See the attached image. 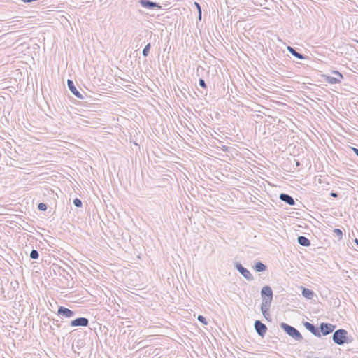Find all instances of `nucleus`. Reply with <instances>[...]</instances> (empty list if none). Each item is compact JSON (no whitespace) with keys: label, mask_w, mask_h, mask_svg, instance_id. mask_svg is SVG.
I'll use <instances>...</instances> for the list:
<instances>
[{"label":"nucleus","mask_w":358,"mask_h":358,"mask_svg":"<svg viewBox=\"0 0 358 358\" xmlns=\"http://www.w3.org/2000/svg\"><path fill=\"white\" fill-rule=\"evenodd\" d=\"M333 341L339 345L351 342V339L348 336V331L344 329H339L335 331L332 335Z\"/></svg>","instance_id":"nucleus-1"},{"label":"nucleus","mask_w":358,"mask_h":358,"mask_svg":"<svg viewBox=\"0 0 358 358\" xmlns=\"http://www.w3.org/2000/svg\"><path fill=\"white\" fill-rule=\"evenodd\" d=\"M280 326L286 334H287L289 336L293 338L295 341H301L303 340V336L301 334L295 327L285 322H281Z\"/></svg>","instance_id":"nucleus-2"},{"label":"nucleus","mask_w":358,"mask_h":358,"mask_svg":"<svg viewBox=\"0 0 358 358\" xmlns=\"http://www.w3.org/2000/svg\"><path fill=\"white\" fill-rule=\"evenodd\" d=\"M273 296V292L271 287L268 285L264 286L261 289V297L262 305H271Z\"/></svg>","instance_id":"nucleus-3"},{"label":"nucleus","mask_w":358,"mask_h":358,"mask_svg":"<svg viewBox=\"0 0 358 358\" xmlns=\"http://www.w3.org/2000/svg\"><path fill=\"white\" fill-rule=\"evenodd\" d=\"M232 103H240L244 104V99L245 98L243 96L241 91H227V94L224 96Z\"/></svg>","instance_id":"nucleus-4"},{"label":"nucleus","mask_w":358,"mask_h":358,"mask_svg":"<svg viewBox=\"0 0 358 358\" xmlns=\"http://www.w3.org/2000/svg\"><path fill=\"white\" fill-rule=\"evenodd\" d=\"M57 315L61 318H72L76 315V312L70 310L64 306H59L57 309Z\"/></svg>","instance_id":"nucleus-5"},{"label":"nucleus","mask_w":358,"mask_h":358,"mask_svg":"<svg viewBox=\"0 0 358 358\" xmlns=\"http://www.w3.org/2000/svg\"><path fill=\"white\" fill-rule=\"evenodd\" d=\"M235 268L247 280L252 281L254 280V278L249 270L243 266L241 263L236 262L235 264Z\"/></svg>","instance_id":"nucleus-6"},{"label":"nucleus","mask_w":358,"mask_h":358,"mask_svg":"<svg viewBox=\"0 0 358 358\" xmlns=\"http://www.w3.org/2000/svg\"><path fill=\"white\" fill-rule=\"evenodd\" d=\"M336 328V325L331 324L330 323L322 322L320 324L319 330L320 332V336H327L331 333H332Z\"/></svg>","instance_id":"nucleus-7"},{"label":"nucleus","mask_w":358,"mask_h":358,"mask_svg":"<svg viewBox=\"0 0 358 358\" xmlns=\"http://www.w3.org/2000/svg\"><path fill=\"white\" fill-rule=\"evenodd\" d=\"M254 327L257 334L264 337L267 331V327L262 323L260 320H256L254 324Z\"/></svg>","instance_id":"nucleus-8"},{"label":"nucleus","mask_w":358,"mask_h":358,"mask_svg":"<svg viewBox=\"0 0 358 358\" xmlns=\"http://www.w3.org/2000/svg\"><path fill=\"white\" fill-rule=\"evenodd\" d=\"M88 324L89 320L83 317L76 318L70 322L71 327H87Z\"/></svg>","instance_id":"nucleus-9"},{"label":"nucleus","mask_w":358,"mask_h":358,"mask_svg":"<svg viewBox=\"0 0 358 358\" xmlns=\"http://www.w3.org/2000/svg\"><path fill=\"white\" fill-rule=\"evenodd\" d=\"M333 74L334 75V76H324L325 80L330 84H335L339 83L341 81V79L343 78L342 74L338 71H334Z\"/></svg>","instance_id":"nucleus-10"},{"label":"nucleus","mask_w":358,"mask_h":358,"mask_svg":"<svg viewBox=\"0 0 358 358\" xmlns=\"http://www.w3.org/2000/svg\"><path fill=\"white\" fill-rule=\"evenodd\" d=\"M303 326L305 328L308 330L310 332H311L314 336L317 337H320V332L319 330V327H315L314 324L308 322H304Z\"/></svg>","instance_id":"nucleus-11"},{"label":"nucleus","mask_w":358,"mask_h":358,"mask_svg":"<svg viewBox=\"0 0 358 358\" xmlns=\"http://www.w3.org/2000/svg\"><path fill=\"white\" fill-rule=\"evenodd\" d=\"M140 3L143 7L150 10H153L155 8H161V6L157 3L151 1L150 0H140Z\"/></svg>","instance_id":"nucleus-12"},{"label":"nucleus","mask_w":358,"mask_h":358,"mask_svg":"<svg viewBox=\"0 0 358 358\" xmlns=\"http://www.w3.org/2000/svg\"><path fill=\"white\" fill-rule=\"evenodd\" d=\"M279 199L289 206L295 205V201L293 197L287 194L281 193L279 196Z\"/></svg>","instance_id":"nucleus-13"},{"label":"nucleus","mask_w":358,"mask_h":358,"mask_svg":"<svg viewBox=\"0 0 358 358\" xmlns=\"http://www.w3.org/2000/svg\"><path fill=\"white\" fill-rule=\"evenodd\" d=\"M271 306V305H266V306H264V305L261 304V307H260V309H261L263 316L268 321L271 320V314L269 313Z\"/></svg>","instance_id":"nucleus-14"},{"label":"nucleus","mask_w":358,"mask_h":358,"mask_svg":"<svg viewBox=\"0 0 358 358\" xmlns=\"http://www.w3.org/2000/svg\"><path fill=\"white\" fill-rule=\"evenodd\" d=\"M287 50L295 57L299 59H305L306 57L303 54L298 52L294 48L291 46H287Z\"/></svg>","instance_id":"nucleus-15"},{"label":"nucleus","mask_w":358,"mask_h":358,"mask_svg":"<svg viewBox=\"0 0 358 358\" xmlns=\"http://www.w3.org/2000/svg\"><path fill=\"white\" fill-rule=\"evenodd\" d=\"M297 242L302 246L308 247L310 245V241L304 236H298Z\"/></svg>","instance_id":"nucleus-16"},{"label":"nucleus","mask_w":358,"mask_h":358,"mask_svg":"<svg viewBox=\"0 0 358 358\" xmlns=\"http://www.w3.org/2000/svg\"><path fill=\"white\" fill-rule=\"evenodd\" d=\"M302 295L307 299H312L315 295L313 290L302 287Z\"/></svg>","instance_id":"nucleus-17"},{"label":"nucleus","mask_w":358,"mask_h":358,"mask_svg":"<svg viewBox=\"0 0 358 358\" xmlns=\"http://www.w3.org/2000/svg\"><path fill=\"white\" fill-rule=\"evenodd\" d=\"M253 268L257 271V272H264L265 271H266L267 269V266L264 264H263L262 262H256L254 266H253Z\"/></svg>","instance_id":"nucleus-18"},{"label":"nucleus","mask_w":358,"mask_h":358,"mask_svg":"<svg viewBox=\"0 0 358 358\" xmlns=\"http://www.w3.org/2000/svg\"><path fill=\"white\" fill-rule=\"evenodd\" d=\"M188 94V95L192 97V99H196V98H200V96H203V91H198L199 94H198L197 91H186Z\"/></svg>","instance_id":"nucleus-19"},{"label":"nucleus","mask_w":358,"mask_h":358,"mask_svg":"<svg viewBox=\"0 0 358 358\" xmlns=\"http://www.w3.org/2000/svg\"><path fill=\"white\" fill-rule=\"evenodd\" d=\"M150 48H151V44L150 43H148L143 48V52H142V54L143 55L146 57L148 56L149 55V52H150Z\"/></svg>","instance_id":"nucleus-20"},{"label":"nucleus","mask_w":358,"mask_h":358,"mask_svg":"<svg viewBox=\"0 0 358 358\" xmlns=\"http://www.w3.org/2000/svg\"><path fill=\"white\" fill-rule=\"evenodd\" d=\"M333 233L338 237V240L341 241L343 238V231L340 229H334Z\"/></svg>","instance_id":"nucleus-21"},{"label":"nucleus","mask_w":358,"mask_h":358,"mask_svg":"<svg viewBox=\"0 0 358 358\" xmlns=\"http://www.w3.org/2000/svg\"><path fill=\"white\" fill-rule=\"evenodd\" d=\"M56 270L57 271L60 275H64V273H66L65 269L61 268L57 265H53V271L56 272Z\"/></svg>","instance_id":"nucleus-22"},{"label":"nucleus","mask_w":358,"mask_h":358,"mask_svg":"<svg viewBox=\"0 0 358 358\" xmlns=\"http://www.w3.org/2000/svg\"><path fill=\"white\" fill-rule=\"evenodd\" d=\"M39 257L38 250L33 249L30 252V258L32 259H37Z\"/></svg>","instance_id":"nucleus-23"},{"label":"nucleus","mask_w":358,"mask_h":358,"mask_svg":"<svg viewBox=\"0 0 358 358\" xmlns=\"http://www.w3.org/2000/svg\"><path fill=\"white\" fill-rule=\"evenodd\" d=\"M73 203L76 207L80 208L82 206L83 203L80 199L76 198L73 201Z\"/></svg>","instance_id":"nucleus-24"},{"label":"nucleus","mask_w":358,"mask_h":358,"mask_svg":"<svg viewBox=\"0 0 358 358\" xmlns=\"http://www.w3.org/2000/svg\"><path fill=\"white\" fill-rule=\"evenodd\" d=\"M67 85L69 87V90H77L73 80H67Z\"/></svg>","instance_id":"nucleus-25"},{"label":"nucleus","mask_w":358,"mask_h":358,"mask_svg":"<svg viewBox=\"0 0 358 358\" xmlns=\"http://www.w3.org/2000/svg\"><path fill=\"white\" fill-rule=\"evenodd\" d=\"M38 209L41 211H45L47 209V205L44 203H39L38 204Z\"/></svg>","instance_id":"nucleus-26"},{"label":"nucleus","mask_w":358,"mask_h":358,"mask_svg":"<svg viewBox=\"0 0 358 358\" xmlns=\"http://www.w3.org/2000/svg\"><path fill=\"white\" fill-rule=\"evenodd\" d=\"M72 93L78 98L83 99L84 98L83 94L80 92V91H71Z\"/></svg>","instance_id":"nucleus-27"},{"label":"nucleus","mask_w":358,"mask_h":358,"mask_svg":"<svg viewBox=\"0 0 358 358\" xmlns=\"http://www.w3.org/2000/svg\"><path fill=\"white\" fill-rule=\"evenodd\" d=\"M198 320L199 322H201V323H203V324H207L208 322H207V320L206 319V317L203 315H199L198 317H197Z\"/></svg>","instance_id":"nucleus-28"},{"label":"nucleus","mask_w":358,"mask_h":358,"mask_svg":"<svg viewBox=\"0 0 358 358\" xmlns=\"http://www.w3.org/2000/svg\"><path fill=\"white\" fill-rule=\"evenodd\" d=\"M196 8L198 9V11H199V17L201 18V7L200 6V4L197 2H195L194 3Z\"/></svg>","instance_id":"nucleus-29"},{"label":"nucleus","mask_w":358,"mask_h":358,"mask_svg":"<svg viewBox=\"0 0 358 358\" xmlns=\"http://www.w3.org/2000/svg\"><path fill=\"white\" fill-rule=\"evenodd\" d=\"M199 85H200L201 87H203V88H206V82H205V80H204L203 79L200 78V79L199 80Z\"/></svg>","instance_id":"nucleus-30"},{"label":"nucleus","mask_w":358,"mask_h":358,"mask_svg":"<svg viewBox=\"0 0 358 358\" xmlns=\"http://www.w3.org/2000/svg\"><path fill=\"white\" fill-rule=\"evenodd\" d=\"M330 196L334 197V198H337L338 196V194L337 192H331L330 193Z\"/></svg>","instance_id":"nucleus-31"},{"label":"nucleus","mask_w":358,"mask_h":358,"mask_svg":"<svg viewBox=\"0 0 358 358\" xmlns=\"http://www.w3.org/2000/svg\"><path fill=\"white\" fill-rule=\"evenodd\" d=\"M352 150L355 152V154L358 157V148H352Z\"/></svg>","instance_id":"nucleus-32"},{"label":"nucleus","mask_w":358,"mask_h":358,"mask_svg":"<svg viewBox=\"0 0 358 358\" xmlns=\"http://www.w3.org/2000/svg\"><path fill=\"white\" fill-rule=\"evenodd\" d=\"M54 324H55L57 327H60V325H61L59 323H58V321H57V320L56 321V323H54Z\"/></svg>","instance_id":"nucleus-33"},{"label":"nucleus","mask_w":358,"mask_h":358,"mask_svg":"<svg viewBox=\"0 0 358 358\" xmlns=\"http://www.w3.org/2000/svg\"><path fill=\"white\" fill-rule=\"evenodd\" d=\"M228 148L226 145H223L222 150L227 151Z\"/></svg>","instance_id":"nucleus-34"},{"label":"nucleus","mask_w":358,"mask_h":358,"mask_svg":"<svg viewBox=\"0 0 358 358\" xmlns=\"http://www.w3.org/2000/svg\"><path fill=\"white\" fill-rule=\"evenodd\" d=\"M355 243L357 245V246H358V239L357 238L355 239Z\"/></svg>","instance_id":"nucleus-35"},{"label":"nucleus","mask_w":358,"mask_h":358,"mask_svg":"<svg viewBox=\"0 0 358 358\" xmlns=\"http://www.w3.org/2000/svg\"><path fill=\"white\" fill-rule=\"evenodd\" d=\"M299 165H300V162L297 161V162H296V166H299Z\"/></svg>","instance_id":"nucleus-36"},{"label":"nucleus","mask_w":358,"mask_h":358,"mask_svg":"<svg viewBox=\"0 0 358 358\" xmlns=\"http://www.w3.org/2000/svg\"><path fill=\"white\" fill-rule=\"evenodd\" d=\"M8 87H5L2 90H8Z\"/></svg>","instance_id":"nucleus-37"},{"label":"nucleus","mask_w":358,"mask_h":358,"mask_svg":"<svg viewBox=\"0 0 358 358\" xmlns=\"http://www.w3.org/2000/svg\"><path fill=\"white\" fill-rule=\"evenodd\" d=\"M357 43H358V41H356Z\"/></svg>","instance_id":"nucleus-38"},{"label":"nucleus","mask_w":358,"mask_h":358,"mask_svg":"<svg viewBox=\"0 0 358 358\" xmlns=\"http://www.w3.org/2000/svg\"><path fill=\"white\" fill-rule=\"evenodd\" d=\"M357 103H358V101H357Z\"/></svg>","instance_id":"nucleus-39"}]
</instances>
